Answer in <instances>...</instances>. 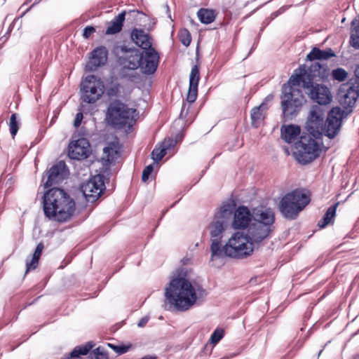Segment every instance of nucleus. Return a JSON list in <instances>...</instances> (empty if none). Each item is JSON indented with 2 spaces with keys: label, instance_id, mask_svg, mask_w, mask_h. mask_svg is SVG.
<instances>
[{
  "label": "nucleus",
  "instance_id": "obj_1",
  "mask_svg": "<svg viewBox=\"0 0 359 359\" xmlns=\"http://www.w3.org/2000/svg\"><path fill=\"white\" fill-rule=\"evenodd\" d=\"M205 294L197 283L181 275L172 278L165 288V297L168 303L182 311L191 309Z\"/></svg>",
  "mask_w": 359,
  "mask_h": 359
},
{
  "label": "nucleus",
  "instance_id": "obj_2",
  "mask_svg": "<svg viewBox=\"0 0 359 359\" xmlns=\"http://www.w3.org/2000/svg\"><path fill=\"white\" fill-rule=\"evenodd\" d=\"M327 76V69L318 62L312 65L309 72L305 65H301L290 76V83L294 85L302 84L311 99L320 105H325L332 100L331 93L327 87L316 83L313 80L323 79Z\"/></svg>",
  "mask_w": 359,
  "mask_h": 359
},
{
  "label": "nucleus",
  "instance_id": "obj_3",
  "mask_svg": "<svg viewBox=\"0 0 359 359\" xmlns=\"http://www.w3.org/2000/svg\"><path fill=\"white\" fill-rule=\"evenodd\" d=\"M261 241H255L249 233L236 231L231 234L225 245L219 248L216 243L210 247V261L213 264H217L224 257H228L234 259H244L250 256L255 248V244H258Z\"/></svg>",
  "mask_w": 359,
  "mask_h": 359
},
{
  "label": "nucleus",
  "instance_id": "obj_4",
  "mask_svg": "<svg viewBox=\"0 0 359 359\" xmlns=\"http://www.w3.org/2000/svg\"><path fill=\"white\" fill-rule=\"evenodd\" d=\"M75 210V202L62 189L53 188L44 194L43 210L49 219L60 222L67 221Z\"/></svg>",
  "mask_w": 359,
  "mask_h": 359
},
{
  "label": "nucleus",
  "instance_id": "obj_5",
  "mask_svg": "<svg viewBox=\"0 0 359 359\" xmlns=\"http://www.w3.org/2000/svg\"><path fill=\"white\" fill-rule=\"evenodd\" d=\"M139 113L118 100L111 101L107 109L106 120L113 128L128 132L138 118Z\"/></svg>",
  "mask_w": 359,
  "mask_h": 359
},
{
  "label": "nucleus",
  "instance_id": "obj_6",
  "mask_svg": "<svg viewBox=\"0 0 359 359\" xmlns=\"http://www.w3.org/2000/svg\"><path fill=\"white\" fill-rule=\"evenodd\" d=\"M275 221L273 210L267 207L259 206L252 210V223L249 226V233L255 241H262L273 231Z\"/></svg>",
  "mask_w": 359,
  "mask_h": 359
},
{
  "label": "nucleus",
  "instance_id": "obj_7",
  "mask_svg": "<svg viewBox=\"0 0 359 359\" xmlns=\"http://www.w3.org/2000/svg\"><path fill=\"white\" fill-rule=\"evenodd\" d=\"M309 196L301 190L292 191L285 195L280 201L279 210L288 219H295L309 203Z\"/></svg>",
  "mask_w": 359,
  "mask_h": 359
},
{
  "label": "nucleus",
  "instance_id": "obj_8",
  "mask_svg": "<svg viewBox=\"0 0 359 359\" xmlns=\"http://www.w3.org/2000/svg\"><path fill=\"white\" fill-rule=\"evenodd\" d=\"M300 86L290 83V79L287 84L283 88L281 107L283 114L286 118L296 114L302 105L304 96L299 88Z\"/></svg>",
  "mask_w": 359,
  "mask_h": 359
},
{
  "label": "nucleus",
  "instance_id": "obj_9",
  "mask_svg": "<svg viewBox=\"0 0 359 359\" xmlns=\"http://www.w3.org/2000/svg\"><path fill=\"white\" fill-rule=\"evenodd\" d=\"M320 152V145L310 135H304L295 143L293 155L300 163L306 164L311 162Z\"/></svg>",
  "mask_w": 359,
  "mask_h": 359
},
{
  "label": "nucleus",
  "instance_id": "obj_10",
  "mask_svg": "<svg viewBox=\"0 0 359 359\" xmlns=\"http://www.w3.org/2000/svg\"><path fill=\"white\" fill-rule=\"evenodd\" d=\"M104 81L95 75H88L81 83V100L83 102L94 104L100 100L104 93Z\"/></svg>",
  "mask_w": 359,
  "mask_h": 359
},
{
  "label": "nucleus",
  "instance_id": "obj_11",
  "mask_svg": "<svg viewBox=\"0 0 359 359\" xmlns=\"http://www.w3.org/2000/svg\"><path fill=\"white\" fill-rule=\"evenodd\" d=\"M325 111L320 106H313L309 111L305 128L315 138H320L323 135Z\"/></svg>",
  "mask_w": 359,
  "mask_h": 359
},
{
  "label": "nucleus",
  "instance_id": "obj_12",
  "mask_svg": "<svg viewBox=\"0 0 359 359\" xmlns=\"http://www.w3.org/2000/svg\"><path fill=\"white\" fill-rule=\"evenodd\" d=\"M344 114V111L339 107H334L329 112L324 123V135L332 139L339 133Z\"/></svg>",
  "mask_w": 359,
  "mask_h": 359
},
{
  "label": "nucleus",
  "instance_id": "obj_13",
  "mask_svg": "<svg viewBox=\"0 0 359 359\" xmlns=\"http://www.w3.org/2000/svg\"><path fill=\"white\" fill-rule=\"evenodd\" d=\"M104 189L103 178L97 175L81 186V191L88 202L95 201Z\"/></svg>",
  "mask_w": 359,
  "mask_h": 359
},
{
  "label": "nucleus",
  "instance_id": "obj_14",
  "mask_svg": "<svg viewBox=\"0 0 359 359\" xmlns=\"http://www.w3.org/2000/svg\"><path fill=\"white\" fill-rule=\"evenodd\" d=\"M90 154V146L87 139H73L69 144L68 156L72 159L86 158Z\"/></svg>",
  "mask_w": 359,
  "mask_h": 359
},
{
  "label": "nucleus",
  "instance_id": "obj_15",
  "mask_svg": "<svg viewBox=\"0 0 359 359\" xmlns=\"http://www.w3.org/2000/svg\"><path fill=\"white\" fill-rule=\"evenodd\" d=\"M341 102L348 106H353L359 96V76L347 84L343 86L340 93Z\"/></svg>",
  "mask_w": 359,
  "mask_h": 359
},
{
  "label": "nucleus",
  "instance_id": "obj_16",
  "mask_svg": "<svg viewBox=\"0 0 359 359\" xmlns=\"http://www.w3.org/2000/svg\"><path fill=\"white\" fill-rule=\"evenodd\" d=\"M142 59L140 68L144 74H153L157 69L159 60L158 53L154 48L145 50L142 54Z\"/></svg>",
  "mask_w": 359,
  "mask_h": 359
},
{
  "label": "nucleus",
  "instance_id": "obj_17",
  "mask_svg": "<svg viewBox=\"0 0 359 359\" xmlns=\"http://www.w3.org/2000/svg\"><path fill=\"white\" fill-rule=\"evenodd\" d=\"M252 223V212L247 207L239 206L235 211L231 227L233 229H243Z\"/></svg>",
  "mask_w": 359,
  "mask_h": 359
},
{
  "label": "nucleus",
  "instance_id": "obj_18",
  "mask_svg": "<svg viewBox=\"0 0 359 359\" xmlns=\"http://www.w3.org/2000/svg\"><path fill=\"white\" fill-rule=\"evenodd\" d=\"M67 171L64 163L53 165L48 172V178L44 184L46 188L60 183L67 176Z\"/></svg>",
  "mask_w": 359,
  "mask_h": 359
},
{
  "label": "nucleus",
  "instance_id": "obj_19",
  "mask_svg": "<svg viewBox=\"0 0 359 359\" xmlns=\"http://www.w3.org/2000/svg\"><path fill=\"white\" fill-rule=\"evenodd\" d=\"M142 57L138 50L132 49L124 52L119 58V62L123 68L136 69L141 65Z\"/></svg>",
  "mask_w": 359,
  "mask_h": 359
},
{
  "label": "nucleus",
  "instance_id": "obj_20",
  "mask_svg": "<svg viewBox=\"0 0 359 359\" xmlns=\"http://www.w3.org/2000/svg\"><path fill=\"white\" fill-rule=\"evenodd\" d=\"M228 224L225 222H221L214 218V219L209 224L208 226V231L211 238L210 247L214 243H216L219 248L222 247L221 239L223 233L225 231Z\"/></svg>",
  "mask_w": 359,
  "mask_h": 359
},
{
  "label": "nucleus",
  "instance_id": "obj_21",
  "mask_svg": "<svg viewBox=\"0 0 359 359\" xmlns=\"http://www.w3.org/2000/svg\"><path fill=\"white\" fill-rule=\"evenodd\" d=\"M107 60V50L103 46L98 47L92 52L90 60L86 65V69L88 71H94L98 67L104 65Z\"/></svg>",
  "mask_w": 359,
  "mask_h": 359
},
{
  "label": "nucleus",
  "instance_id": "obj_22",
  "mask_svg": "<svg viewBox=\"0 0 359 359\" xmlns=\"http://www.w3.org/2000/svg\"><path fill=\"white\" fill-rule=\"evenodd\" d=\"M199 79V69L197 66H194L189 75V88L187 93V100L189 102H194L196 100Z\"/></svg>",
  "mask_w": 359,
  "mask_h": 359
},
{
  "label": "nucleus",
  "instance_id": "obj_23",
  "mask_svg": "<svg viewBox=\"0 0 359 359\" xmlns=\"http://www.w3.org/2000/svg\"><path fill=\"white\" fill-rule=\"evenodd\" d=\"M132 41L144 50L151 48V39L149 35L143 29H134L131 33Z\"/></svg>",
  "mask_w": 359,
  "mask_h": 359
},
{
  "label": "nucleus",
  "instance_id": "obj_24",
  "mask_svg": "<svg viewBox=\"0 0 359 359\" xmlns=\"http://www.w3.org/2000/svg\"><path fill=\"white\" fill-rule=\"evenodd\" d=\"M126 12L119 13L114 19L107 24L105 34L107 35L115 34L121 32L125 20Z\"/></svg>",
  "mask_w": 359,
  "mask_h": 359
},
{
  "label": "nucleus",
  "instance_id": "obj_25",
  "mask_svg": "<svg viewBox=\"0 0 359 359\" xmlns=\"http://www.w3.org/2000/svg\"><path fill=\"white\" fill-rule=\"evenodd\" d=\"M234 210V205L231 202H227L223 203L217 212L215 216V219L221 220V222H225L226 224H229V219Z\"/></svg>",
  "mask_w": 359,
  "mask_h": 359
},
{
  "label": "nucleus",
  "instance_id": "obj_26",
  "mask_svg": "<svg viewBox=\"0 0 359 359\" xmlns=\"http://www.w3.org/2000/svg\"><path fill=\"white\" fill-rule=\"evenodd\" d=\"M300 134V128L297 126L288 125L281 128V137L288 143L294 141Z\"/></svg>",
  "mask_w": 359,
  "mask_h": 359
},
{
  "label": "nucleus",
  "instance_id": "obj_27",
  "mask_svg": "<svg viewBox=\"0 0 359 359\" xmlns=\"http://www.w3.org/2000/svg\"><path fill=\"white\" fill-rule=\"evenodd\" d=\"M268 107L266 104L262 103L259 107H255L251 111L252 125L258 127L265 117V113Z\"/></svg>",
  "mask_w": 359,
  "mask_h": 359
},
{
  "label": "nucleus",
  "instance_id": "obj_28",
  "mask_svg": "<svg viewBox=\"0 0 359 359\" xmlns=\"http://www.w3.org/2000/svg\"><path fill=\"white\" fill-rule=\"evenodd\" d=\"M118 144L117 142L110 143L103 149L104 156L102 158L106 164L112 163L118 156Z\"/></svg>",
  "mask_w": 359,
  "mask_h": 359
},
{
  "label": "nucleus",
  "instance_id": "obj_29",
  "mask_svg": "<svg viewBox=\"0 0 359 359\" xmlns=\"http://www.w3.org/2000/svg\"><path fill=\"white\" fill-rule=\"evenodd\" d=\"M334 55L335 54L330 48L322 50L318 48H313L307 55L306 57L309 60L311 61L313 60H327L330 57H334Z\"/></svg>",
  "mask_w": 359,
  "mask_h": 359
},
{
  "label": "nucleus",
  "instance_id": "obj_30",
  "mask_svg": "<svg viewBox=\"0 0 359 359\" xmlns=\"http://www.w3.org/2000/svg\"><path fill=\"white\" fill-rule=\"evenodd\" d=\"M43 243H40L36 246V248L35 250L34 253L33 254L31 259H27L26 261V273H27L29 271L35 269L39 264V259L42 253V251L43 250Z\"/></svg>",
  "mask_w": 359,
  "mask_h": 359
},
{
  "label": "nucleus",
  "instance_id": "obj_31",
  "mask_svg": "<svg viewBox=\"0 0 359 359\" xmlns=\"http://www.w3.org/2000/svg\"><path fill=\"white\" fill-rule=\"evenodd\" d=\"M197 16L201 23L210 24L215 20L217 13L212 9L201 8L197 12Z\"/></svg>",
  "mask_w": 359,
  "mask_h": 359
},
{
  "label": "nucleus",
  "instance_id": "obj_32",
  "mask_svg": "<svg viewBox=\"0 0 359 359\" xmlns=\"http://www.w3.org/2000/svg\"><path fill=\"white\" fill-rule=\"evenodd\" d=\"M95 346L93 341H88L83 346H76L71 352L68 359H79L81 355H86Z\"/></svg>",
  "mask_w": 359,
  "mask_h": 359
},
{
  "label": "nucleus",
  "instance_id": "obj_33",
  "mask_svg": "<svg viewBox=\"0 0 359 359\" xmlns=\"http://www.w3.org/2000/svg\"><path fill=\"white\" fill-rule=\"evenodd\" d=\"M339 205V203H335L332 206L330 207L326 213L325 214L323 219L322 221H320L318 222V226L320 228H324L328 224H330L332 221V219L334 217L336 210L337 208V206Z\"/></svg>",
  "mask_w": 359,
  "mask_h": 359
},
{
  "label": "nucleus",
  "instance_id": "obj_34",
  "mask_svg": "<svg viewBox=\"0 0 359 359\" xmlns=\"http://www.w3.org/2000/svg\"><path fill=\"white\" fill-rule=\"evenodd\" d=\"M107 346L118 354H123L128 351L132 347L131 344H122L119 346L114 345L112 344H107Z\"/></svg>",
  "mask_w": 359,
  "mask_h": 359
},
{
  "label": "nucleus",
  "instance_id": "obj_35",
  "mask_svg": "<svg viewBox=\"0 0 359 359\" xmlns=\"http://www.w3.org/2000/svg\"><path fill=\"white\" fill-rule=\"evenodd\" d=\"M347 72L342 68H337L332 71V76L335 80L344 81L347 78Z\"/></svg>",
  "mask_w": 359,
  "mask_h": 359
},
{
  "label": "nucleus",
  "instance_id": "obj_36",
  "mask_svg": "<svg viewBox=\"0 0 359 359\" xmlns=\"http://www.w3.org/2000/svg\"><path fill=\"white\" fill-rule=\"evenodd\" d=\"M167 154L165 149H163L161 146L155 148L151 152V158L155 162H158L162 159V158Z\"/></svg>",
  "mask_w": 359,
  "mask_h": 359
},
{
  "label": "nucleus",
  "instance_id": "obj_37",
  "mask_svg": "<svg viewBox=\"0 0 359 359\" xmlns=\"http://www.w3.org/2000/svg\"><path fill=\"white\" fill-rule=\"evenodd\" d=\"M17 116L15 114L11 115L9 122L10 132L13 137L17 134L18 126L17 123Z\"/></svg>",
  "mask_w": 359,
  "mask_h": 359
},
{
  "label": "nucleus",
  "instance_id": "obj_38",
  "mask_svg": "<svg viewBox=\"0 0 359 359\" xmlns=\"http://www.w3.org/2000/svg\"><path fill=\"white\" fill-rule=\"evenodd\" d=\"M224 337V330L221 328H217L210 337V342L216 344L218 343Z\"/></svg>",
  "mask_w": 359,
  "mask_h": 359
},
{
  "label": "nucleus",
  "instance_id": "obj_39",
  "mask_svg": "<svg viewBox=\"0 0 359 359\" xmlns=\"http://www.w3.org/2000/svg\"><path fill=\"white\" fill-rule=\"evenodd\" d=\"M95 359H107V353L103 347L99 346L93 351Z\"/></svg>",
  "mask_w": 359,
  "mask_h": 359
},
{
  "label": "nucleus",
  "instance_id": "obj_40",
  "mask_svg": "<svg viewBox=\"0 0 359 359\" xmlns=\"http://www.w3.org/2000/svg\"><path fill=\"white\" fill-rule=\"evenodd\" d=\"M191 40L190 34L187 29L181 31L180 41L185 46H188L190 44Z\"/></svg>",
  "mask_w": 359,
  "mask_h": 359
},
{
  "label": "nucleus",
  "instance_id": "obj_41",
  "mask_svg": "<svg viewBox=\"0 0 359 359\" xmlns=\"http://www.w3.org/2000/svg\"><path fill=\"white\" fill-rule=\"evenodd\" d=\"M175 142L170 138L165 139V140L161 143V147L163 149H165V151L167 152L170 148L175 146Z\"/></svg>",
  "mask_w": 359,
  "mask_h": 359
},
{
  "label": "nucleus",
  "instance_id": "obj_42",
  "mask_svg": "<svg viewBox=\"0 0 359 359\" xmlns=\"http://www.w3.org/2000/svg\"><path fill=\"white\" fill-rule=\"evenodd\" d=\"M153 165H149L144 169L142 176V180L143 182H146L149 179V177L151 172L153 171Z\"/></svg>",
  "mask_w": 359,
  "mask_h": 359
},
{
  "label": "nucleus",
  "instance_id": "obj_43",
  "mask_svg": "<svg viewBox=\"0 0 359 359\" xmlns=\"http://www.w3.org/2000/svg\"><path fill=\"white\" fill-rule=\"evenodd\" d=\"M95 29L93 27H86L83 30V36L86 39H88L94 32Z\"/></svg>",
  "mask_w": 359,
  "mask_h": 359
},
{
  "label": "nucleus",
  "instance_id": "obj_44",
  "mask_svg": "<svg viewBox=\"0 0 359 359\" xmlns=\"http://www.w3.org/2000/svg\"><path fill=\"white\" fill-rule=\"evenodd\" d=\"M83 118V114L81 112H79L76 114L75 120H74V126L76 128L79 127L81 123V121Z\"/></svg>",
  "mask_w": 359,
  "mask_h": 359
},
{
  "label": "nucleus",
  "instance_id": "obj_45",
  "mask_svg": "<svg viewBox=\"0 0 359 359\" xmlns=\"http://www.w3.org/2000/svg\"><path fill=\"white\" fill-rule=\"evenodd\" d=\"M148 320H149V317H147V316L143 317L142 318H141L140 320L137 325L139 327H142L147 323Z\"/></svg>",
  "mask_w": 359,
  "mask_h": 359
},
{
  "label": "nucleus",
  "instance_id": "obj_46",
  "mask_svg": "<svg viewBox=\"0 0 359 359\" xmlns=\"http://www.w3.org/2000/svg\"><path fill=\"white\" fill-rule=\"evenodd\" d=\"M157 357L154 355H147L142 357L141 359H156Z\"/></svg>",
  "mask_w": 359,
  "mask_h": 359
},
{
  "label": "nucleus",
  "instance_id": "obj_47",
  "mask_svg": "<svg viewBox=\"0 0 359 359\" xmlns=\"http://www.w3.org/2000/svg\"><path fill=\"white\" fill-rule=\"evenodd\" d=\"M322 351H323L322 350H321V351H320V353H319L318 355H320V353H322Z\"/></svg>",
  "mask_w": 359,
  "mask_h": 359
}]
</instances>
